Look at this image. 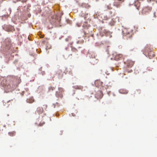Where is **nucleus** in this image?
Returning a JSON list of instances; mask_svg holds the SVG:
<instances>
[{"label": "nucleus", "mask_w": 157, "mask_h": 157, "mask_svg": "<svg viewBox=\"0 0 157 157\" xmlns=\"http://www.w3.org/2000/svg\"><path fill=\"white\" fill-rule=\"evenodd\" d=\"M136 91L137 92H138V93H139V94H140L141 93V90L139 89L136 90Z\"/></svg>", "instance_id": "5701e85b"}, {"label": "nucleus", "mask_w": 157, "mask_h": 157, "mask_svg": "<svg viewBox=\"0 0 157 157\" xmlns=\"http://www.w3.org/2000/svg\"><path fill=\"white\" fill-rule=\"evenodd\" d=\"M75 89H79L82 90L83 89V87L81 86H76L74 87Z\"/></svg>", "instance_id": "a211bd4d"}, {"label": "nucleus", "mask_w": 157, "mask_h": 157, "mask_svg": "<svg viewBox=\"0 0 157 157\" xmlns=\"http://www.w3.org/2000/svg\"><path fill=\"white\" fill-rule=\"evenodd\" d=\"M97 83H100L101 84V82L99 81H96L95 82V84L96 85Z\"/></svg>", "instance_id": "4be33fe9"}, {"label": "nucleus", "mask_w": 157, "mask_h": 157, "mask_svg": "<svg viewBox=\"0 0 157 157\" xmlns=\"http://www.w3.org/2000/svg\"><path fill=\"white\" fill-rule=\"evenodd\" d=\"M140 5H139V6L136 7V9L138 10H139V9H140Z\"/></svg>", "instance_id": "a878e982"}, {"label": "nucleus", "mask_w": 157, "mask_h": 157, "mask_svg": "<svg viewBox=\"0 0 157 157\" xmlns=\"http://www.w3.org/2000/svg\"><path fill=\"white\" fill-rule=\"evenodd\" d=\"M152 50V49L150 48L149 46H147L144 49V52L145 53V54H147L148 53L150 50Z\"/></svg>", "instance_id": "6e6552de"}, {"label": "nucleus", "mask_w": 157, "mask_h": 157, "mask_svg": "<svg viewBox=\"0 0 157 157\" xmlns=\"http://www.w3.org/2000/svg\"><path fill=\"white\" fill-rule=\"evenodd\" d=\"M44 123V122L43 123H40L39 124V125L40 126H41L43 125V124Z\"/></svg>", "instance_id": "393cba45"}, {"label": "nucleus", "mask_w": 157, "mask_h": 157, "mask_svg": "<svg viewBox=\"0 0 157 157\" xmlns=\"http://www.w3.org/2000/svg\"><path fill=\"white\" fill-rule=\"evenodd\" d=\"M124 35L128 37H130L132 35V32L129 29H125L123 31Z\"/></svg>", "instance_id": "f03ea898"}, {"label": "nucleus", "mask_w": 157, "mask_h": 157, "mask_svg": "<svg viewBox=\"0 0 157 157\" xmlns=\"http://www.w3.org/2000/svg\"><path fill=\"white\" fill-rule=\"evenodd\" d=\"M43 108L41 107H38L36 110V112L39 114L41 113L43 111Z\"/></svg>", "instance_id": "f8f14e48"}, {"label": "nucleus", "mask_w": 157, "mask_h": 157, "mask_svg": "<svg viewBox=\"0 0 157 157\" xmlns=\"http://www.w3.org/2000/svg\"><path fill=\"white\" fill-rule=\"evenodd\" d=\"M58 90H59V92L56 91V96L58 97H62V95L61 94H59V93H62V92H63L64 90L63 89L62 87H59Z\"/></svg>", "instance_id": "39448f33"}, {"label": "nucleus", "mask_w": 157, "mask_h": 157, "mask_svg": "<svg viewBox=\"0 0 157 157\" xmlns=\"http://www.w3.org/2000/svg\"><path fill=\"white\" fill-rule=\"evenodd\" d=\"M13 101V100H9V101H7V100H5V101H3V104L5 106H6L7 107L8 106V105H10V104L8 105H6V103H9L11 101Z\"/></svg>", "instance_id": "4468645a"}, {"label": "nucleus", "mask_w": 157, "mask_h": 157, "mask_svg": "<svg viewBox=\"0 0 157 157\" xmlns=\"http://www.w3.org/2000/svg\"><path fill=\"white\" fill-rule=\"evenodd\" d=\"M150 58H151L154 57L155 55L154 52L152 51V49L150 50V52L147 54Z\"/></svg>", "instance_id": "9d476101"}, {"label": "nucleus", "mask_w": 157, "mask_h": 157, "mask_svg": "<svg viewBox=\"0 0 157 157\" xmlns=\"http://www.w3.org/2000/svg\"><path fill=\"white\" fill-rule=\"evenodd\" d=\"M152 10L151 7L147 6L144 7L142 13L144 14H146L151 11Z\"/></svg>", "instance_id": "20e7f679"}, {"label": "nucleus", "mask_w": 157, "mask_h": 157, "mask_svg": "<svg viewBox=\"0 0 157 157\" xmlns=\"http://www.w3.org/2000/svg\"><path fill=\"white\" fill-rule=\"evenodd\" d=\"M43 108H44L45 109H46L47 107V106L46 105H43Z\"/></svg>", "instance_id": "412c9836"}, {"label": "nucleus", "mask_w": 157, "mask_h": 157, "mask_svg": "<svg viewBox=\"0 0 157 157\" xmlns=\"http://www.w3.org/2000/svg\"><path fill=\"white\" fill-rule=\"evenodd\" d=\"M5 42L6 46L7 47V48H9L11 46V41L9 39H6L5 40Z\"/></svg>", "instance_id": "0eeeda50"}, {"label": "nucleus", "mask_w": 157, "mask_h": 157, "mask_svg": "<svg viewBox=\"0 0 157 157\" xmlns=\"http://www.w3.org/2000/svg\"><path fill=\"white\" fill-rule=\"evenodd\" d=\"M107 8L108 9H112V7L110 6H107Z\"/></svg>", "instance_id": "b1692460"}, {"label": "nucleus", "mask_w": 157, "mask_h": 157, "mask_svg": "<svg viewBox=\"0 0 157 157\" xmlns=\"http://www.w3.org/2000/svg\"><path fill=\"white\" fill-rule=\"evenodd\" d=\"M109 32H107V33H106V36H107V34H109Z\"/></svg>", "instance_id": "bb28decb"}, {"label": "nucleus", "mask_w": 157, "mask_h": 157, "mask_svg": "<svg viewBox=\"0 0 157 157\" xmlns=\"http://www.w3.org/2000/svg\"><path fill=\"white\" fill-rule=\"evenodd\" d=\"M16 85L14 82L13 81L7 82L5 86V89L7 92L11 91L16 87Z\"/></svg>", "instance_id": "f257e3e1"}, {"label": "nucleus", "mask_w": 157, "mask_h": 157, "mask_svg": "<svg viewBox=\"0 0 157 157\" xmlns=\"http://www.w3.org/2000/svg\"><path fill=\"white\" fill-rule=\"evenodd\" d=\"M124 0H113V6L117 7H120L122 2H123Z\"/></svg>", "instance_id": "7ed1b4c3"}, {"label": "nucleus", "mask_w": 157, "mask_h": 157, "mask_svg": "<svg viewBox=\"0 0 157 157\" xmlns=\"http://www.w3.org/2000/svg\"><path fill=\"white\" fill-rule=\"evenodd\" d=\"M71 51L73 52V53L70 54L71 56H75L78 55L77 53L78 52V50L75 48H72Z\"/></svg>", "instance_id": "1a4fd4ad"}, {"label": "nucleus", "mask_w": 157, "mask_h": 157, "mask_svg": "<svg viewBox=\"0 0 157 157\" xmlns=\"http://www.w3.org/2000/svg\"><path fill=\"white\" fill-rule=\"evenodd\" d=\"M122 55L121 54H117L115 56V59L116 60H118L120 59V58H122Z\"/></svg>", "instance_id": "ddd939ff"}, {"label": "nucleus", "mask_w": 157, "mask_h": 157, "mask_svg": "<svg viewBox=\"0 0 157 157\" xmlns=\"http://www.w3.org/2000/svg\"><path fill=\"white\" fill-rule=\"evenodd\" d=\"M134 62L131 60H128L127 61V65L128 67H132L134 64Z\"/></svg>", "instance_id": "9b49d317"}, {"label": "nucleus", "mask_w": 157, "mask_h": 157, "mask_svg": "<svg viewBox=\"0 0 157 157\" xmlns=\"http://www.w3.org/2000/svg\"><path fill=\"white\" fill-rule=\"evenodd\" d=\"M34 101V100L33 98H31V99H27V102L29 103H32Z\"/></svg>", "instance_id": "f3484780"}, {"label": "nucleus", "mask_w": 157, "mask_h": 157, "mask_svg": "<svg viewBox=\"0 0 157 157\" xmlns=\"http://www.w3.org/2000/svg\"><path fill=\"white\" fill-rule=\"evenodd\" d=\"M95 96L97 99H101L102 97L103 94L101 91H98L95 94Z\"/></svg>", "instance_id": "423d86ee"}, {"label": "nucleus", "mask_w": 157, "mask_h": 157, "mask_svg": "<svg viewBox=\"0 0 157 157\" xmlns=\"http://www.w3.org/2000/svg\"><path fill=\"white\" fill-rule=\"evenodd\" d=\"M56 73L60 75L62 73V71L61 70H59L57 71Z\"/></svg>", "instance_id": "6ab92c4d"}, {"label": "nucleus", "mask_w": 157, "mask_h": 157, "mask_svg": "<svg viewBox=\"0 0 157 157\" xmlns=\"http://www.w3.org/2000/svg\"><path fill=\"white\" fill-rule=\"evenodd\" d=\"M9 134L10 136H13L15 135V132L14 131L9 132Z\"/></svg>", "instance_id": "dca6fc26"}, {"label": "nucleus", "mask_w": 157, "mask_h": 157, "mask_svg": "<svg viewBox=\"0 0 157 157\" xmlns=\"http://www.w3.org/2000/svg\"><path fill=\"white\" fill-rule=\"evenodd\" d=\"M55 88L56 87L50 86L48 88V91L49 92L52 91L55 89Z\"/></svg>", "instance_id": "2eb2a0df"}, {"label": "nucleus", "mask_w": 157, "mask_h": 157, "mask_svg": "<svg viewBox=\"0 0 157 157\" xmlns=\"http://www.w3.org/2000/svg\"><path fill=\"white\" fill-rule=\"evenodd\" d=\"M135 50L134 48H130L129 49V51L130 52H132L134 51Z\"/></svg>", "instance_id": "aec40b11"}, {"label": "nucleus", "mask_w": 157, "mask_h": 157, "mask_svg": "<svg viewBox=\"0 0 157 157\" xmlns=\"http://www.w3.org/2000/svg\"><path fill=\"white\" fill-rule=\"evenodd\" d=\"M44 37L43 36H42L41 37V38H43Z\"/></svg>", "instance_id": "cd10ccee"}]
</instances>
